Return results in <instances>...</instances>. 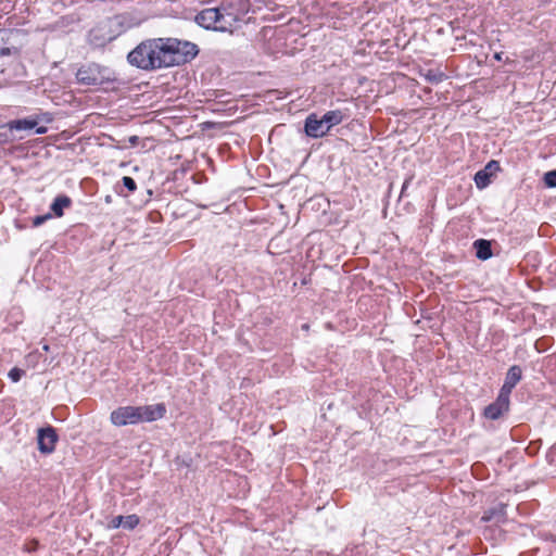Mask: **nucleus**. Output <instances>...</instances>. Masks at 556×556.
I'll return each mask as SVG.
<instances>
[{
    "instance_id": "nucleus-14",
    "label": "nucleus",
    "mask_w": 556,
    "mask_h": 556,
    "mask_svg": "<svg viewBox=\"0 0 556 556\" xmlns=\"http://www.w3.org/2000/svg\"><path fill=\"white\" fill-rule=\"evenodd\" d=\"M71 204H72V200H71V198H70V197H67V195L62 194V195H58V197L53 200V202H52V204H51L50 208H51V211L53 212V214H54L56 217H62V216H63V214H64V208L70 207V206H71Z\"/></svg>"
},
{
    "instance_id": "nucleus-16",
    "label": "nucleus",
    "mask_w": 556,
    "mask_h": 556,
    "mask_svg": "<svg viewBox=\"0 0 556 556\" xmlns=\"http://www.w3.org/2000/svg\"><path fill=\"white\" fill-rule=\"evenodd\" d=\"M420 76L430 84H440L446 79V75L439 68H429L420 71Z\"/></svg>"
},
{
    "instance_id": "nucleus-24",
    "label": "nucleus",
    "mask_w": 556,
    "mask_h": 556,
    "mask_svg": "<svg viewBox=\"0 0 556 556\" xmlns=\"http://www.w3.org/2000/svg\"><path fill=\"white\" fill-rule=\"evenodd\" d=\"M546 458L549 465L556 466V443L549 448Z\"/></svg>"
},
{
    "instance_id": "nucleus-20",
    "label": "nucleus",
    "mask_w": 556,
    "mask_h": 556,
    "mask_svg": "<svg viewBox=\"0 0 556 556\" xmlns=\"http://www.w3.org/2000/svg\"><path fill=\"white\" fill-rule=\"evenodd\" d=\"M24 375L25 370L18 367H13L12 369H10L8 377L12 382H18Z\"/></svg>"
},
{
    "instance_id": "nucleus-3",
    "label": "nucleus",
    "mask_w": 556,
    "mask_h": 556,
    "mask_svg": "<svg viewBox=\"0 0 556 556\" xmlns=\"http://www.w3.org/2000/svg\"><path fill=\"white\" fill-rule=\"evenodd\" d=\"M110 420L116 427L138 425L140 424L138 407L131 405L119 406L112 410Z\"/></svg>"
},
{
    "instance_id": "nucleus-10",
    "label": "nucleus",
    "mask_w": 556,
    "mask_h": 556,
    "mask_svg": "<svg viewBox=\"0 0 556 556\" xmlns=\"http://www.w3.org/2000/svg\"><path fill=\"white\" fill-rule=\"evenodd\" d=\"M507 505L498 503L493 507H490L483 513L481 520L484 522H493L495 525L504 523L507 519Z\"/></svg>"
},
{
    "instance_id": "nucleus-12",
    "label": "nucleus",
    "mask_w": 556,
    "mask_h": 556,
    "mask_svg": "<svg viewBox=\"0 0 556 556\" xmlns=\"http://www.w3.org/2000/svg\"><path fill=\"white\" fill-rule=\"evenodd\" d=\"M473 249L476 252V257L481 261H486L492 257V247L491 242L485 239H478L473 242Z\"/></svg>"
},
{
    "instance_id": "nucleus-7",
    "label": "nucleus",
    "mask_w": 556,
    "mask_h": 556,
    "mask_svg": "<svg viewBox=\"0 0 556 556\" xmlns=\"http://www.w3.org/2000/svg\"><path fill=\"white\" fill-rule=\"evenodd\" d=\"M304 131L305 135L311 138H321L329 132L321 117H318L315 113H311L305 118Z\"/></svg>"
},
{
    "instance_id": "nucleus-27",
    "label": "nucleus",
    "mask_w": 556,
    "mask_h": 556,
    "mask_svg": "<svg viewBox=\"0 0 556 556\" xmlns=\"http://www.w3.org/2000/svg\"><path fill=\"white\" fill-rule=\"evenodd\" d=\"M111 201H112L111 195H106V197H105V202H106V203H111Z\"/></svg>"
},
{
    "instance_id": "nucleus-8",
    "label": "nucleus",
    "mask_w": 556,
    "mask_h": 556,
    "mask_svg": "<svg viewBox=\"0 0 556 556\" xmlns=\"http://www.w3.org/2000/svg\"><path fill=\"white\" fill-rule=\"evenodd\" d=\"M77 80L87 86H96L102 83L100 77V66L97 64H90L88 66L80 67L76 73Z\"/></svg>"
},
{
    "instance_id": "nucleus-6",
    "label": "nucleus",
    "mask_w": 556,
    "mask_h": 556,
    "mask_svg": "<svg viewBox=\"0 0 556 556\" xmlns=\"http://www.w3.org/2000/svg\"><path fill=\"white\" fill-rule=\"evenodd\" d=\"M139 410V421L152 422L162 419L166 415V405L157 403L152 405L137 406Z\"/></svg>"
},
{
    "instance_id": "nucleus-29",
    "label": "nucleus",
    "mask_w": 556,
    "mask_h": 556,
    "mask_svg": "<svg viewBox=\"0 0 556 556\" xmlns=\"http://www.w3.org/2000/svg\"><path fill=\"white\" fill-rule=\"evenodd\" d=\"M43 350H45V351H49V345H47V344H46V345H43Z\"/></svg>"
},
{
    "instance_id": "nucleus-5",
    "label": "nucleus",
    "mask_w": 556,
    "mask_h": 556,
    "mask_svg": "<svg viewBox=\"0 0 556 556\" xmlns=\"http://www.w3.org/2000/svg\"><path fill=\"white\" fill-rule=\"evenodd\" d=\"M509 404L510 396L503 394L502 392H498V395L495 399V401L484 408L483 416L490 420H497L509 410Z\"/></svg>"
},
{
    "instance_id": "nucleus-4",
    "label": "nucleus",
    "mask_w": 556,
    "mask_h": 556,
    "mask_svg": "<svg viewBox=\"0 0 556 556\" xmlns=\"http://www.w3.org/2000/svg\"><path fill=\"white\" fill-rule=\"evenodd\" d=\"M59 435L52 426L40 428L37 434L38 450L42 454H51L55 450Z\"/></svg>"
},
{
    "instance_id": "nucleus-15",
    "label": "nucleus",
    "mask_w": 556,
    "mask_h": 556,
    "mask_svg": "<svg viewBox=\"0 0 556 556\" xmlns=\"http://www.w3.org/2000/svg\"><path fill=\"white\" fill-rule=\"evenodd\" d=\"M11 30L5 28H0V56H9L13 52H16L15 48H10L9 40H10Z\"/></svg>"
},
{
    "instance_id": "nucleus-2",
    "label": "nucleus",
    "mask_w": 556,
    "mask_h": 556,
    "mask_svg": "<svg viewBox=\"0 0 556 556\" xmlns=\"http://www.w3.org/2000/svg\"><path fill=\"white\" fill-rule=\"evenodd\" d=\"M225 16L218 8L204 9L195 15V22L205 29L217 31L228 30L229 25L224 23Z\"/></svg>"
},
{
    "instance_id": "nucleus-1",
    "label": "nucleus",
    "mask_w": 556,
    "mask_h": 556,
    "mask_svg": "<svg viewBox=\"0 0 556 556\" xmlns=\"http://www.w3.org/2000/svg\"><path fill=\"white\" fill-rule=\"evenodd\" d=\"M199 53L195 43L173 37L142 40L127 54L132 67L154 72L191 62Z\"/></svg>"
},
{
    "instance_id": "nucleus-26",
    "label": "nucleus",
    "mask_w": 556,
    "mask_h": 556,
    "mask_svg": "<svg viewBox=\"0 0 556 556\" xmlns=\"http://www.w3.org/2000/svg\"><path fill=\"white\" fill-rule=\"evenodd\" d=\"M494 59L497 61H502V52L495 53Z\"/></svg>"
},
{
    "instance_id": "nucleus-22",
    "label": "nucleus",
    "mask_w": 556,
    "mask_h": 556,
    "mask_svg": "<svg viewBox=\"0 0 556 556\" xmlns=\"http://www.w3.org/2000/svg\"><path fill=\"white\" fill-rule=\"evenodd\" d=\"M50 218H51V214L50 213H47L45 215L35 216L33 218V226L34 227H39V226H41L43 223H46Z\"/></svg>"
},
{
    "instance_id": "nucleus-25",
    "label": "nucleus",
    "mask_w": 556,
    "mask_h": 556,
    "mask_svg": "<svg viewBox=\"0 0 556 556\" xmlns=\"http://www.w3.org/2000/svg\"><path fill=\"white\" fill-rule=\"evenodd\" d=\"M109 527L111 529H118L123 527V516H115L111 519Z\"/></svg>"
},
{
    "instance_id": "nucleus-13",
    "label": "nucleus",
    "mask_w": 556,
    "mask_h": 556,
    "mask_svg": "<svg viewBox=\"0 0 556 556\" xmlns=\"http://www.w3.org/2000/svg\"><path fill=\"white\" fill-rule=\"evenodd\" d=\"M345 117L346 115L341 110H332L326 112L321 119L329 131L332 127L341 124Z\"/></svg>"
},
{
    "instance_id": "nucleus-11",
    "label": "nucleus",
    "mask_w": 556,
    "mask_h": 556,
    "mask_svg": "<svg viewBox=\"0 0 556 556\" xmlns=\"http://www.w3.org/2000/svg\"><path fill=\"white\" fill-rule=\"evenodd\" d=\"M38 126V121L33 117L14 119L9 123V127L11 130H33L35 129V134L42 135L46 134L47 128L45 126Z\"/></svg>"
},
{
    "instance_id": "nucleus-9",
    "label": "nucleus",
    "mask_w": 556,
    "mask_h": 556,
    "mask_svg": "<svg viewBox=\"0 0 556 556\" xmlns=\"http://www.w3.org/2000/svg\"><path fill=\"white\" fill-rule=\"evenodd\" d=\"M522 378V369L518 365H513L506 372V377L500 392L510 396L511 391Z\"/></svg>"
},
{
    "instance_id": "nucleus-19",
    "label": "nucleus",
    "mask_w": 556,
    "mask_h": 556,
    "mask_svg": "<svg viewBox=\"0 0 556 556\" xmlns=\"http://www.w3.org/2000/svg\"><path fill=\"white\" fill-rule=\"evenodd\" d=\"M543 180L546 187L556 188V169L545 173Z\"/></svg>"
},
{
    "instance_id": "nucleus-18",
    "label": "nucleus",
    "mask_w": 556,
    "mask_h": 556,
    "mask_svg": "<svg viewBox=\"0 0 556 556\" xmlns=\"http://www.w3.org/2000/svg\"><path fill=\"white\" fill-rule=\"evenodd\" d=\"M140 522V518L136 514L123 516V528L134 530Z\"/></svg>"
},
{
    "instance_id": "nucleus-21",
    "label": "nucleus",
    "mask_w": 556,
    "mask_h": 556,
    "mask_svg": "<svg viewBox=\"0 0 556 556\" xmlns=\"http://www.w3.org/2000/svg\"><path fill=\"white\" fill-rule=\"evenodd\" d=\"M123 186L129 191L134 192L137 189V184L135 179L130 176H124L122 178Z\"/></svg>"
},
{
    "instance_id": "nucleus-23",
    "label": "nucleus",
    "mask_w": 556,
    "mask_h": 556,
    "mask_svg": "<svg viewBox=\"0 0 556 556\" xmlns=\"http://www.w3.org/2000/svg\"><path fill=\"white\" fill-rule=\"evenodd\" d=\"M483 170H486L488 173H491V175L495 172H500L501 170V166H500V162L497 161H490L485 167L483 168Z\"/></svg>"
},
{
    "instance_id": "nucleus-28",
    "label": "nucleus",
    "mask_w": 556,
    "mask_h": 556,
    "mask_svg": "<svg viewBox=\"0 0 556 556\" xmlns=\"http://www.w3.org/2000/svg\"><path fill=\"white\" fill-rule=\"evenodd\" d=\"M137 140V137L130 138V142H135Z\"/></svg>"
},
{
    "instance_id": "nucleus-17",
    "label": "nucleus",
    "mask_w": 556,
    "mask_h": 556,
    "mask_svg": "<svg viewBox=\"0 0 556 556\" xmlns=\"http://www.w3.org/2000/svg\"><path fill=\"white\" fill-rule=\"evenodd\" d=\"M473 180L478 189H484L491 184V173L481 169L476 173Z\"/></svg>"
}]
</instances>
